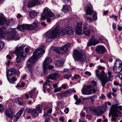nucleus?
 <instances>
[{"label":"nucleus","instance_id":"obj_1","mask_svg":"<svg viewBox=\"0 0 122 122\" xmlns=\"http://www.w3.org/2000/svg\"><path fill=\"white\" fill-rule=\"evenodd\" d=\"M73 33V30L70 27H68L62 29L60 31V28L59 26H56L53 30L47 32L45 36L46 41L49 42L52 38H58L60 36L66 34L71 35Z\"/></svg>","mask_w":122,"mask_h":122},{"label":"nucleus","instance_id":"obj_2","mask_svg":"<svg viewBox=\"0 0 122 122\" xmlns=\"http://www.w3.org/2000/svg\"><path fill=\"white\" fill-rule=\"evenodd\" d=\"M45 46L44 45H40L39 48H37L34 51L33 55L27 61V67H26V71L28 73H31L32 69V66L35 62L36 61L45 53V51L44 49Z\"/></svg>","mask_w":122,"mask_h":122},{"label":"nucleus","instance_id":"obj_3","mask_svg":"<svg viewBox=\"0 0 122 122\" xmlns=\"http://www.w3.org/2000/svg\"><path fill=\"white\" fill-rule=\"evenodd\" d=\"M25 46L23 45L19 46L18 45L15 48V50L13 51V53L15 54L16 56V62L18 64H20L22 61H24L27 57L29 49L27 48L25 49Z\"/></svg>","mask_w":122,"mask_h":122},{"label":"nucleus","instance_id":"obj_4","mask_svg":"<svg viewBox=\"0 0 122 122\" xmlns=\"http://www.w3.org/2000/svg\"><path fill=\"white\" fill-rule=\"evenodd\" d=\"M99 73V71L98 70H96V76L97 78L101 81V84L104 87L107 83L111 80V78L112 77L111 75V72L110 71L108 72V74H107L102 70L100 74Z\"/></svg>","mask_w":122,"mask_h":122},{"label":"nucleus","instance_id":"obj_5","mask_svg":"<svg viewBox=\"0 0 122 122\" xmlns=\"http://www.w3.org/2000/svg\"><path fill=\"white\" fill-rule=\"evenodd\" d=\"M82 27L81 24L77 23L75 30V32L76 34L80 35L85 34L87 36H89L90 35L89 31H92L93 32H94L96 30L95 27L89 26L88 27L86 26V25L84 26L83 28V30H82Z\"/></svg>","mask_w":122,"mask_h":122},{"label":"nucleus","instance_id":"obj_6","mask_svg":"<svg viewBox=\"0 0 122 122\" xmlns=\"http://www.w3.org/2000/svg\"><path fill=\"white\" fill-rule=\"evenodd\" d=\"M122 110V106H118V104L112 105L110 109V112L112 115L111 118L112 121H116V119L115 117H117L119 114H122L121 111Z\"/></svg>","mask_w":122,"mask_h":122},{"label":"nucleus","instance_id":"obj_7","mask_svg":"<svg viewBox=\"0 0 122 122\" xmlns=\"http://www.w3.org/2000/svg\"><path fill=\"white\" fill-rule=\"evenodd\" d=\"M54 13L50 9L47 8H45L41 14V18L43 20L46 18L47 20V22H50L53 20L51 18L53 17H54Z\"/></svg>","mask_w":122,"mask_h":122},{"label":"nucleus","instance_id":"obj_8","mask_svg":"<svg viewBox=\"0 0 122 122\" xmlns=\"http://www.w3.org/2000/svg\"><path fill=\"white\" fill-rule=\"evenodd\" d=\"M9 29V31L6 37V39L8 40H17L19 39V37L18 35V33L15 30V29L10 28Z\"/></svg>","mask_w":122,"mask_h":122},{"label":"nucleus","instance_id":"obj_9","mask_svg":"<svg viewBox=\"0 0 122 122\" xmlns=\"http://www.w3.org/2000/svg\"><path fill=\"white\" fill-rule=\"evenodd\" d=\"M73 56L75 61L84 62L86 60L85 55L82 54L81 52L76 49L74 50Z\"/></svg>","mask_w":122,"mask_h":122},{"label":"nucleus","instance_id":"obj_10","mask_svg":"<svg viewBox=\"0 0 122 122\" xmlns=\"http://www.w3.org/2000/svg\"><path fill=\"white\" fill-rule=\"evenodd\" d=\"M97 89L90 85H84L82 90V93L84 95H90L96 92Z\"/></svg>","mask_w":122,"mask_h":122},{"label":"nucleus","instance_id":"obj_11","mask_svg":"<svg viewBox=\"0 0 122 122\" xmlns=\"http://www.w3.org/2000/svg\"><path fill=\"white\" fill-rule=\"evenodd\" d=\"M114 72L119 74L122 71V62L119 59H117L116 63H114L113 69Z\"/></svg>","mask_w":122,"mask_h":122},{"label":"nucleus","instance_id":"obj_12","mask_svg":"<svg viewBox=\"0 0 122 122\" xmlns=\"http://www.w3.org/2000/svg\"><path fill=\"white\" fill-rule=\"evenodd\" d=\"M60 76L59 74L55 72L52 74H49L46 76V80L45 81V83L50 82H52V80H56Z\"/></svg>","mask_w":122,"mask_h":122},{"label":"nucleus","instance_id":"obj_13","mask_svg":"<svg viewBox=\"0 0 122 122\" xmlns=\"http://www.w3.org/2000/svg\"><path fill=\"white\" fill-rule=\"evenodd\" d=\"M13 22L12 18L10 20H6L4 17L0 15V25L1 26L4 24L5 26H7L9 25L10 23L13 24Z\"/></svg>","mask_w":122,"mask_h":122},{"label":"nucleus","instance_id":"obj_14","mask_svg":"<svg viewBox=\"0 0 122 122\" xmlns=\"http://www.w3.org/2000/svg\"><path fill=\"white\" fill-rule=\"evenodd\" d=\"M42 1L38 0H32L28 2L27 6L29 8L32 7L36 5H38L42 3Z\"/></svg>","mask_w":122,"mask_h":122},{"label":"nucleus","instance_id":"obj_15","mask_svg":"<svg viewBox=\"0 0 122 122\" xmlns=\"http://www.w3.org/2000/svg\"><path fill=\"white\" fill-rule=\"evenodd\" d=\"M51 58L48 57H47L45 59L43 64H44L46 67H47V69H51L53 68V66L52 65L49 66V63L51 62Z\"/></svg>","mask_w":122,"mask_h":122},{"label":"nucleus","instance_id":"obj_16","mask_svg":"<svg viewBox=\"0 0 122 122\" xmlns=\"http://www.w3.org/2000/svg\"><path fill=\"white\" fill-rule=\"evenodd\" d=\"M5 114L6 117L10 118L12 119L14 115L13 110L10 108L6 110L5 111Z\"/></svg>","mask_w":122,"mask_h":122},{"label":"nucleus","instance_id":"obj_17","mask_svg":"<svg viewBox=\"0 0 122 122\" xmlns=\"http://www.w3.org/2000/svg\"><path fill=\"white\" fill-rule=\"evenodd\" d=\"M71 90L69 89L63 93L57 94V95L58 96V99H59V97L61 98H63L64 97H66L69 96L71 95Z\"/></svg>","mask_w":122,"mask_h":122},{"label":"nucleus","instance_id":"obj_18","mask_svg":"<svg viewBox=\"0 0 122 122\" xmlns=\"http://www.w3.org/2000/svg\"><path fill=\"white\" fill-rule=\"evenodd\" d=\"M71 43H67L64 46L61 47V54H64L66 52L68 49L71 47Z\"/></svg>","mask_w":122,"mask_h":122},{"label":"nucleus","instance_id":"obj_19","mask_svg":"<svg viewBox=\"0 0 122 122\" xmlns=\"http://www.w3.org/2000/svg\"><path fill=\"white\" fill-rule=\"evenodd\" d=\"M99 43V42L95 38L94 36H93L92 37V38L87 44V46H89L92 45L95 46Z\"/></svg>","mask_w":122,"mask_h":122},{"label":"nucleus","instance_id":"obj_20","mask_svg":"<svg viewBox=\"0 0 122 122\" xmlns=\"http://www.w3.org/2000/svg\"><path fill=\"white\" fill-rule=\"evenodd\" d=\"M38 22L37 20H36L31 25H28V30H34L37 28L38 26Z\"/></svg>","mask_w":122,"mask_h":122},{"label":"nucleus","instance_id":"obj_21","mask_svg":"<svg viewBox=\"0 0 122 122\" xmlns=\"http://www.w3.org/2000/svg\"><path fill=\"white\" fill-rule=\"evenodd\" d=\"M7 32L6 28L4 27L0 28V37L4 38L6 35Z\"/></svg>","mask_w":122,"mask_h":122},{"label":"nucleus","instance_id":"obj_22","mask_svg":"<svg viewBox=\"0 0 122 122\" xmlns=\"http://www.w3.org/2000/svg\"><path fill=\"white\" fill-rule=\"evenodd\" d=\"M87 8L85 10L86 14L87 15H91L93 12L92 5L91 4L88 5H87Z\"/></svg>","mask_w":122,"mask_h":122},{"label":"nucleus","instance_id":"obj_23","mask_svg":"<svg viewBox=\"0 0 122 122\" xmlns=\"http://www.w3.org/2000/svg\"><path fill=\"white\" fill-rule=\"evenodd\" d=\"M96 50L97 53L103 54L105 52L106 49L105 47L103 46H100L97 48Z\"/></svg>","mask_w":122,"mask_h":122},{"label":"nucleus","instance_id":"obj_24","mask_svg":"<svg viewBox=\"0 0 122 122\" xmlns=\"http://www.w3.org/2000/svg\"><path fill=\"white\" fill-rule=\"evenodd\" d=\"M24 108H21L20 110L16 113L14 116V119H15V121H17L19 118L20 117L21 115L23 112Z\"/></svg>","mask_w":122,"mask_h":122},{"label":"nucleus","instance_id":"obj_25","mask_svg":"<svg viewBox=\"0 0 122 122\" xmlns=\"http://www.w3.org/2000/svg\"><path fill=\"white\" fill-rule=\"evenodd\" d=\"M28 24H23L18 27V28L21 31H23L25 30H28Z\"/></svg>","mask_w":122,"mask_h":122},{"label":"nucleus","instance_id":"obj_26","mask_svg":"<svg viewBox=\"0 0 122 122\" xmlns=\"http://www.w3.org/2000/svg\"><path fill=\"white\" fill-rule=\"evenodd\" d=\"M15 69L13 68L10 69L7 72L6 76L7 78L8 76H11L12 75L15 73Z\"/></svg>","mask_w":122,"mask_h":122},{"label":"nucleus","instance_id":"obj_27","mask_svg":"<svg viewBox=\"0 0 122 122\" xmlns=\"http://www.w3.org/2000/svg\"><path fill=\"white\" fill-rule=\"evenodd\" d=\"M36 89L34 88L33 90H30L29 92V93L30 97L32 98V96H34L36 95Z\"/></svg>","mask_w":122,"mask_h":122},{"label":"nucleus","instance_id":"obj_28","mask_svg":"<svg viewBox=\"0 0 122 122\" xmlns=\"http://www.w3.org/2000/svg\"><path fill=\"white\" fill-rule=\"evenodd\" d=\"M52 49L54 51L57 53L61 54V47H58L55 46L53 47L52 48Z\"/></svg>","mask_w":122,"mask_h":122},{"label":"nucleus","instance_id":"obj_29","mask_svg":"<svg viewBox=\"0 0 122 122\" xmlns=\"http://www.w3.org/2000/svg\"><path fill=\"white\" fill-rule=\"evenodd\" d=\"M37 15L36 13L34 11H29L28 15L30 18H34Z\"/></svg>","mask_w":122,"mask_h":122},{"label":"nucleus","instance_id":"obj_30","mask_svg":"<svg viewBox=\"0 0 122 122\" xmlns=\"http://www.w3.org/2000/svg\"><path fill=\"white\" fill-rule=\"evenodd\" d=\"M31 114L33 118H35L38 116V114L37 113V110L35 109H34Z\"/></svg>","mask_w":122,"mask_h":122},{"label":"nucleus","instance_id":"obj_31","mask_svg":"<svg viewBox=\"0 0 122 122\" xmlns=\"http://www.w3.org/2000/svg\"><path fill=\"white\" fill-rule=\"evenodd\" d=\"M63 63L61 60H57L56 63L55 65L56 67H58L63 66Z\"/></svg>","mask_w":122,"mask_h":122},{"label":"nucleus","instance_id":"obj_32","mask_svg":"<svg viewBox=\"0 0 122 122\" xmlns=\"http://www.w3.org/2000/svg\"><path fill=\"white\" fill-rule=\"evenodd\" d=\"M98 108L97 114L98 116H99L103 114L104 113V111L102 110L101 107L99 108L98 107Z\"/></svg>","mask_w":122,"mask_h":122},{"label":"nucleus","instance_id":"obj_33","mask_svg":"<svg viewBox=\"0 0 122 122\" xmlns=\"http://www.w3.org/2000/svg\"><path fill=\"white\" fill-rule=\"evenodd\" d=\"M43 107V105L39 104L36 107V110L38 111L39 113H41L42 112L41 108Z\"/></svg>","mask_w":122,"mask_h":122},{"label":"nucleus","instance_id":"obj_34","mask_svg":"<svg viewBox=\"0 0 122 122\" xmlns=\"http://www.w3.org/2000/svg\"><path fill=\"white\" fill-rule=\"evenodd\" d=\"M62 10L64 13H67L69 12V9L66 5H63Z\"/></svg>","mask_w":122,"mask_h":122},{"label":"nucleus","instance_id":"obj_35","mask_svg":"<svg viewBox=\"0 0 122 122\" xmlns=\"http://www.w3.org/2000/svg\"><path fill=\"white\" fill-rule=\"evenodd\" d=\"M97 97V96L96 95L92 96L90 97V100H91L90 102H91L92 104L94 103V102Z\"/></svg>","mask_w":122,"mask_h":122},{"label":"nucleus","instance_id":"obj_36","mask_svg":"<svg viewBox=\"0 0 122 122\" xmlns=\"http://www.w3.org/2000/svg\"><path fill=\"white\" fill-rule=\"evenodd\" d=\"M98 108V107H93L91 108L90 109V110L92 112H94L97 114Z\"/></svg>","mask_w":122,"mask_h":122},{"label":"nucleus","instance_id":"obj_37","mask_svg":"<svg viewBox=\"0 0 122 122\" xmlns=\"http://www.w3.org/2000/svg\"><path fill=\"white\" fill-rule=\"evenodd\" d=\"M43 70L44 73L45 74V75L48 74V72L47 71V67H46V66L44 64H43Z\"/></svg>","mask_w":122,"mask_h":122},{"label":"nucleus","instance_id":"obj_38","mask_svg":"<svg viewBox=\"0 0 122 122\" xmlns=\"http://www.w3.org/2000/svg\"><path fill=\"white\" fill-rule=\"evenodd\" d=\"M34 109L31 108H26L25 110L27 113H31Z\"/></svg>","mask_w":122,"mask_h":122},{"label":"nucleus","instance_id":"obj_39","mask_svg":"<svg viewBox=\"0 0 122 122\" xmlns=\"http://www.w3.org/2000/svg\"><path fill=\"white\" fill-rule=\"evenodd\" d=\"M64 104L65 103L63 101H57L56 102V105L59 106L60 105H62L64 106Z\"/></svg>","mask_w":122,"mask_h":122},{"label":"nucleus","instance_id":"obj_40","mask_svg":"<svg viewBox=\"0 0 122 122\" xmlns=\"http://www.w3.org/2000/svg\"><path fill=\"white\" fill-rule=\"evenodd\" d=\"M61 89L62 88L61 87L56 88L55 89L54 91V92L56 93L60 91Z\"/></svg>","mask_w":122,"mask_h":122},{"label":"nucleus","instance_id":"obj_41","mask_svg":"<svg viewBox=\"0 0 122 122\" xmlns=\"http://www.w3.org/2000/svg\"><path fill=\"white\" fill-rule=\"evenodd\" d=\"M85 113L84 111L82 110L80 113V116L83 117H84L85 115Z\"/></svg>","mask_w":122,"mask_h":122},{"label":"nucleus","instance_id":"obj_42","mask_svg":"<svg viewBox=\"0 0 122 122\" xmlns=\"http://www.w3.org/2000/svg\"><path fill=\"white\" fill-rule=\"evenodd\" d=\"M4 45V43L2 41L0 42V50L1 49Z\"/></svg>","mask_w":122,"mask_h":122},{"label":"nucleus","instance_id":"obj_43","mask_svg":"<svg viewBox=\"0 0 122 122\" xmlns=\"http://www.w3.org/2000/svg\"><path fill=\"white\" fill-rule=\"evenodd\" d=\"M87 20L89 21L90 22H92L93 21V19L89 17H87L86 18Z\"/></svg>","mask_w":122,"mask_h":122},{"label":"nucleus","instance_id":"obj_44","mask_svg":"<svg viewBox=\"0 0 122 122\" xmlns=\"http://www.w3.org/2000/svg\"><path fill=\"white\" fill-rule=\"evenodd\" d=\"M56 112L57 114L59 115H61L63 113L61 111V110L57 111V112Z\"/></svg>","mask_w":122,"mask_h":122},{"label":"nucleus","instance_id":"obj_45","mask_svg":"<svg viewBox=\"0 0 122 122\" xmlns=\"http://www.w3.org/2000/svg\"><path fill=\"white\" fill-rule=\"evenodd\" d=\"M80 77V76L77 75H76L74 76L73 78H72V80H74L73 78L75 79H78Z\"/></svg>","mask_w":122,"mask_h":122},{"label":"nucleus","instance_id":"obj_46","mask_svg":"<svg viewBox=\"0 0 122 122\" xmlns=\"http://www.w3.org/2000/svg\"><path fill=\"white\" fill-rule=\"evenodd\" d=\"M69 111V109L68 107L66 108L64 111V112L66 114H67L68 113V112Z\"/></svg>","mask_w":122,"mask_h":122},{"label":"nucleus","instance_id":"obj_47","mask_svg":"<svg viewBox=\"0 0 122 122\" xmlns=\"http://www.w3.org/2000/svg\"><path fill=\"white\" fill-rule=\"evenodd\" d=\"M91 83L94 86H95L97 85V82L95 81H92L91 82Z\"/></svg>","mask_w":122,"mask_h":122},{"label":"nucleus","instance_id":"obj_48","mask_svg":"<svg viewBox=\"0 0 122 122\" xmlns=\"http://www.w3.org/2000/svg\"><path fill=\"white\" fill-rule=\"evenodd\" d=\"M111 92H110L108 93L107 94V97H109L110 99H111Z\"/></svg>","mask_w":122,"mask_h":122},{"label":"nucleus","instance_id":"obj_49","mask_svg":"<svg viewBox=\"0 0 122 122\" xmlns=\"http://www.w3.org/2000/svg\"><path fill=\"white\" fill-rule=\"evenodd\" d=\"M85 74L86 75H88L89 76L91 75V73L89 72L88 71H86L85 73Z\"/></svg>","mask_w":122,"mask_h":122},{"label":"nucleus","instance_id":"obj_50","mask_svg":"<svg viewBox=\"0 0 122 122\" xmlns=\"http://www.w3.org/2000/svg\"><path fill=\"white\" fill-rule=\"evenodd\" d=\"M56 112L60 110L59 106H57L55 108Z\"/></svg>","mask_w":122,"mask_h":122},{"label":"nucleus","instance_id":"obj_51","mask_svg":"<svg viewBox=\"0 0 122 122\" xmlns=\"http://www.w3.org/2000/svg\"><path fill=\"white\" fill-rule=\"evenodd\" d=\"M64 77L65 78L68 79L70 78V76H69L68 75L66 74L65 75Z\"/></svg>","mask_w":122,"mask_h":122},{"label":"nucleus","instance_id":"obj_52","mask_svg":"<svg viewBox=\"0 0 122 122\" xmlns=\"http://www.w3.org/2000/svg\"><path fill=\"white\" fill-rule=\"evenodd\" d=\"M48 83H45V82L44 83V84L43 85V89L44 90H45L46 88V87L45 86H46V85L48 84Z\"/></svg>","mask_w":122,"mask_h":122},{"label":"nucleus","instance_id":"obj_53","mask_svg":"<svg viewBox=\"0 0 122 122\" xmlns=\"http://www.w3.org/2000/svg\"><path fill=\"white\" fill-rule=\"evenodd\" d=\"M105 67H103L101 66H98V69L99 70L103 69L105 68Z\"/></svg>","mask_w":122,"mask_h":122},{"label":"nucleus","instance_id":"obj_54","mask_svg":"<svg viewBox=\"0 0 122 122\" xmlns=\"http://www.w3.org/2000/svg\"><path fill=\"white\" fill-rule=\"evenodd\" d=\"M117 29L118 30L120 31L122 30V27L121 26H119V25H117Z\"/></svg>","mask_w":122,"mask_h":122},{"label":"nucleus","instance_id":"obj_55","mask_svg":"<svg viewBox=\"0 0 122 122\" xmlns=\"http://www.w3.org/2000/svg\"><path fill=\"white\" fill-rule=\"evenodd\" d=\"M10 63V61H6L5 62V64L7 66H8L9 65Z\"/></svg>","mask_w":122,"mask_h":122},{"label":"nucleus","instance_id":"obj_56","mask_svg":"<svg viewBox=\"0 0 122 122\" xmlns=\"http://www.w3.org/2000/svg\"><path fill=\"white\" fill-rule=\"evenodd\" d=\"M61 87V88H63L64 89H65L66 88V85L63 84L62 85Z\"/></svg>","mask_w":122,"mask_h":122},{"label":"nucleus","instance_id":"obj_57","mask_svg":"<svg viewBox=\"0 0 122 122\" xmlns=\"http://www.w3.org/2000/svg\"><path fill=\"white\" fill-rule=\"evenodd\" d=\"M112 26L113 29L115 30L116 28V24L115 23H113L112 25Z\"/></svg>","mask_w":122,"mask_h":122},{"label":"nucleus","instance_id":"obj_58","mask_svg":"<svg viewBox=\"0 0 122 122\" xmlns=\"http://www.w3.org/2000/svg\"><path fill=\"white\" fill-rule=\"evenodd\" d=\"M103 109L105 111H106L107 109V106L106 105H105L103 107Z\"/></svg>","mask_w":122,"mask_h":122},{"label":"nucleus","instance_id":"obj_59","mask_svg":"<svg viewBox=\"0 0 122 122\" xmlns=\"http://www.w3.org/2000/svg\"><path fill=\"white\" fill-rule=\"evenodd\" d=\"M52 109L51 108H50L48 111H47V113L51 114L52 112Z\"/></svg>","mask_w":122,"mask_h":122},{"label":"nucleus","instance_id":"obj_60","mask_svg":"<svg viewBox=\"0 0 122 122\" xmlns=\"http://www.w3.org/2000/svg\"><path fill=\"white\" fill-rule=\"evenodd\" d=\"M76 101V102L75 103V104H76V105H78V104L80 103L81 102L79 100H78V99Z\"/></svg>","mask_w":122,"mask_h":122},{"label":"nucleus","instance_id":"obj_61","mask_svg":"<svg viewBox=\"0 0 122 122\" xmlns=\"http://www.w3.org/2000/svg\"><path fill=\"white\" fill-rule=\"evenodd\" d=\"M43 116L44 117H47V116L50 117V115H49L48 113H45L43 115Z\"/></svg>","mask_w":122,"mask_h":122},{"label":"nucleus","instance_id":"obj_62","mask_svg":"<svg viewBox=\"0 0 122 122\" xmlns=\"http://www.w3.org/2000/svg\"><path fill=\"white\" fill-rule=\"evenodd\" d=\"M105 96L103 94H102L101 95V96L100 97V98L101 99H103L105 97Z\"/></svg>","mask_w":122,"mask_h":122},{"label":"nucleus","instance_id":"obj_63","mask_svg":"<svg viewBox=\"0 0 122 122\" xmlns=\"http://www.w3.org/2000/svg\"><path fill=\"white\" fill-rule=\"evenodd\" d=\"M74 97L75 99L76 100H77L78 99V98L77 96V95H75L74 96Z\"/></svg>","mask_w":122,"mask_h":122},{"label":"nucleus","instance_id":"obj_64","mask_svg":"<svg viewBox=\"0 0 122 122\" xmlns=\"http://www.w3.org/2000/svg\"><path fill=\"white\" fill-rule=\"evenodd\" d=\"M50 120V118H46V119H45V122H49Z\"/></svg>","mask_w":122,"mask_h":122}]
</instances>
